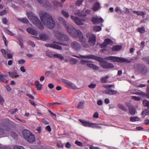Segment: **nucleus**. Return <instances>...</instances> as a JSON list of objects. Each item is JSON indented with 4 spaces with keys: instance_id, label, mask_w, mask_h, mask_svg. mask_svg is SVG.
Wrapping results in <instances>:
<instances>
[{
    "instance_id": "nucleus-1",
    "label": "nucleus",
    "mask_w": 149,
    "mask_h": 149,
    "mask_svg": "<svg viewBox=\"0 0 149 149\" xmlns=\"http://www.w3.org/2000/svg\"><path fill=\"white\" fill-rule=\"evenodd\" d=\"M40 18L45 27L50 29H53L55 24L52 17L49 13L42 11L40 13Z\"/></svg>"
},
{
    "instance_id": "nucleus-2",
    "label": "nucleus",
    "mask_w": 149,
    "mask_h": 149,
    "mask_svg": "<svg viewBox=\"0 0 149 149\" xmlns=\"http://www.w3.org/2000/svg\"><path fill=\"white\" fill-rule=\"evenodd\" d=\"M27 14L28 17L31 22L35 25L40 29L42 30L44 29V26L41 23L38 17L34 16L31 13H27Z\"/></svg>"
},
{
    "instance_id": "nucleus-3",
    "label": "nucleus",
    "mask_w": 149,
    "mask_h": 149,
    "mask_svg": "<svg viewBox=\"0 0 149 149\" xmlns=\"http://www.w3.org/2000/svg\"><path fill=\"white\" fill-rule=\"evenodd\" d=\"M72 34L76 36H71L72 37L77 38L78 36L79 37V41L81 43L82 45L85 48H88L89 47V45L86 42V39L84 38V36L82 33L79 30L76 29L75 31H74Z\"/></svg>"
},
{
    "instance_id": "nucleus-4",
    "label": "nucleus",
    "mask_w": 149,
    "mask_h": 149,
    "mask_svg": "<svg viewBox=\"0 0 149 149\" xmlns=\"http://www.w3.org/2000/svg\"><path fill=\"white\" fill-rule=\"evenodd\" d=\"M58 20L60 22L63 24L65 25L66 30L71 36H76L74 35L73 34H72V33L75 31L76 30L75 28L72 25H70L68 23H67L65 20L62 17H59L58 18Z\"/></svg>"
},
{
    "instance_id": "nucleus-5",
    "label": "nucleus",
    "mask_w": 149,
    "mask_h": 149,
    "mask_svg": "<svg viewBox=\"0 0 149 149\" xmlns=\"http://www.w3.org/2000/svg\"><path fill=\"white\" fill-rule=\"evenodd\" d=\"M22 135L25 140L30 143L33 142L35 139L34 135L30 131L24 130L22 131Z\"/></svg>"
},
{
    "instance_id": "nucleus-6",
    "label": "nucleus",
    "mask_w": 149,
    "mask_h": 149,
    "mask_svg": "<svg viewBox=\"0 0 149 149\" xmlns=\"http://www.w3.org/2000/svg\"><path fill=\"white\" fill-rule=\"evenodd\" d=\"M105 59L110 60L112 62H118L121 63H130L131 61L129 60L128 59L121 58L118 57L114 56H110L109 57H106Z\"/></svg>"
},
{
    "instance_id": "nucleus-7",
    "label": "nucleus",
    "mask_w": 149,
    "mask_h": 149,
    "mask_svg": "<svg viewBox=\"0 0 149 149\" xmlns=\"http://www.w3.org/2000/svg\"><path fill=\"white\" fill-rule=\"evenodd\" d=\"M56 43L61 45H66V43H62L61 42H56L55 41H54L52 43L46 44H45V46L47 47H50L58 50H61L62 49V47L58 45H56Z\"/></svg>"
},
{
    "instance_id": "nucleus-8",
    "label": "nucleus",
    "mask_w": 149,
    "mask_h": 149,
    "mask_svg": "<svg viewBox=\"0 0 149 149\" xmlns=\"http://www.w3.org/2000/svg\"><path fill=\"white\" fill-rule=\"evenodd\" d=\"M73 56L75 57L79 58H83L88 59H93L99 61H102V59L101 58L93 55H89L85 56L80 55L79 56L74 55Z\"/></svg>"
},
{
    "instance_id": "nucleus-9",
    "label": "nucleus",
    "mask_w": 149,
    "mask_h": 149,
    "mask_svg": "<svg viewBox=\"0 0 149 149\" xmlns=\"http://www.w3.org/2000/svg\"><path fill=\"white\" fill-rule=\"evenodd\" d=\"M87 37L89 39L88 41L91 46H93L95 43L96 38L95 36L90 33L88 32L86 34Z\"/></svg>"
},
{
    "instance_id": "nucleus-10",
    "label": "nucleus",
    "mask_w": 149,
    "mask_h": 149,
    "mask_svg": "<svg viewBox=\"0 0 149 149\" xmlns=\"http://www.w3.org/2000/svg\"><path fill=\"white\" fill-rule=\"evenodd\" d=\"M10 130V128L3 124H0V136L4 134Z\"/></svg>"
},
{
    "instance_id": "nucleus-11",
    "label": "nucleus",
    "mask_w": 149,
    "mask_h": 149,
    "mask_svg": "<svg viewBox=\"0 0 149 149\" xmlns=\"http://www.w3.org/2000/svg\"><path fill=\"white\" fill-rule=\"evenodd\" d=\"M71 18L74 21L75 23L77 25H83V22H84V19H81L79 18L75 17L74 16H71Z\"/></svg>"
},
{
    "instance_id": "nucleus-12",
    "label": "nucleus",
    "mask_w": 149,
    "mask_h": 149,
    "mask_svg": "<svg viewBox=\"0 0 149 149\" xmlns=\"http://www.w3.org/2000/svg\"><path fill=\"white\" fill-rule=\"evenodd\" d=\"M71 47L72 49L76 51L79 50L81 48V45L78 42L76 41L72 42Z\"/></svg>"
},
{
    "instance_id": "nucleus-13",
    "label": "nucleus",
    "mask_w": 149,
    "mask_h": 149,
    "mask_svg": "<svg viewBox=\"0 0 149 149\" xmlns=\"http://www.w3.org/2000/svg\"><path fill=\"white\" fill-rule=\"evenodd\" d=\"M101 66L103 68L106 69H111L113 68L114 65L112 63L107 62H102L100 63Z\"/></svg>"
},
{
    "instance_id": "nucleus-14",
    "label": "nucleus",
    "mask_w": 149,
    "mask_h": 149,
    "mask_svg": "<svg viewBox=\"0 0 149 149\" xmlns=\"http://www.w3.org/2000/svg\"><path fill=\"white\" fill-rule=\"evenodd\" d=\"M137 70L143 74H146L147 71V68L143 65H138Z\"/></svg>"
},
{
    "instance_id": "nucleus-15",
    "label": "nucleus",
    "mask_w": 149,
    "mask_h": 149,
    "mask_svg": "<svg viewBox=\"0 0 149 149\" xmlns=\"http://www.w3.org/2000/svg\"><path fill=\"white\" fill-rule=\"evenodd\" d=\"M92 21L95 24H97L100 22H103V20L102 18H98L96 16L92 17Z\"/></svg>"
},
{
    "instance_id": "nucleus-16",
    "label": "nucleus",
    "mask_w": 149,
    "mask_h": 149,
    "mask_svg": "<svg viewBox=\"0 0 149 149\" xmlns=\"http://www.w3.org/2000/svg\"><path fill=\"white\" fill-rule=\"evenodd\" d=\"M103 93L106 94H109L110 95H114L116 94L117 91L114 90H110V89H107L103 91Z\"/></svg>"
},
{
    "instance_id": "nucleus-17",
    "label": "nucleus",
    "mask_w": 149,
    "mask_h": 149,
    "mask_svg": "<svg viewBox=\"0 0 149 149\" xmlns=\"http://www.w3.org/2000/svg\"><path fill=\"white\" fill-rule=\"evenodd\" d=\"M40 40L42 41H46L48 40L49 37L48 35L45 33H42L39 35Z\"/></svg>"
},
{
    "instance_id": "nucleus-18",
    "label": "nucleus",
    "mask_w": 149,
    "mask_h": 149,
    "mask_svg": "<svg viewBox=\"0 0 149 149\" xmlns=\"http://www.w3.org/2000/svg\"><path fill=\"white\" fill-rule=\"evenodd\" d=\"M27 31L30 34L33 35H36L37 34V32L34 29L31 28H29L26 29Z\"/></svg>"
},
{
    "instance_id": "nucleus-19",
    "label": "nucleus",
    "mask_w": 149,
    "mask_h": 149,
    "mask_svg": "<svg viewBox=\"0 0 149 149\" xmlns=\"http://www.w3.org/2000/svg\"><path fill=\"white\" fill-rule=\"evenodd\" d=\"M8 74L12 78H17L19 77L17 72L15 71L13 72H9Z\"/></svg>"
},
{
    "instance_id": "nucleus-20",
    "label": "nucleus",
    "mask_w": 149,
    "mask_h": 149,
    "mask_svg": "<svg viewBox=\"0 0 149 149\" xmlns=\"http://www.w3.org/2000/svg\"><path fill=\"white\" fill-rule=\"evenodd\" d=\"M63 34L62 33L58 31H56L55 33V36L59 40H63V37H62Z\"/></svg>"
},
{
    "instance_id": "nucleus-21",
    "label": "nucleus",
    "mask_w": 149,
    "mask_h": 149,
    "mask_svg": "<svg viewBox=\"0 0 149 149\" xmlns=\"http://www.w3.org/2000/svg\"><path fill=\"white\" fill-rule=\"evenodd\" d=\"M6 75H3L0 73V80L1 81L5 83H7L8 82V80L6 79Z\"/></svg>"
},
{
    "instance_id": "nucleus-22",
    "label": "nucleus",
    "mask_w": 149,
    "mask_h": 149,
    "mask_svg": "<svg viewBox=\"0 0 149 149\" xmlns=\"http://www.w3.org/2000/svg\"><path fill=\"white\" fill-rule=\"evenodd\" d=\"M79 121L81 123H82L84 126L86 127H90V123L85 121L84 120L80 119L79 120Z\"/></svg>"
},
{
    "instance_id": "nucleus-23",
    "label": "nucleus",
    "mask_w": 149,
    "mask_h": 149,
    "mask_svg": "<svg viewBox=\"0 0 149 149\" xmlns=\"http://www.w3.org/2000/svg\"><path fill=\"white\" fill-rule=\"evenodd\" d=\"M141 115L143 118H144L146 115H149V108H147L144 110L141 113Z\"/></svg>"
},
{
    "instance_id": "nucleus-24",
    "label": "nucleus",
    "mask_w": 149,
    "mask_h": 149,
    "mask_svg": "<svg viewBox=\"0 0 149 149\" xmlns=\"http://www.w3.org/2000/svg\"><path fill=\"white\" fill-rule=\"evenodd\" d=\"M86 65L87 67H89L94 70H97L99 69V68L97 66L93 64L87 63Z\"/></svg>"
},
{
    "instance_id": "nucleus-25",
    "label": "nucleus",
    "mask_w": 149,
    "mask_h": 149,
    "mask_svg": "<svg viewBox=\"0 0 149 149\" xmlns=\"http://www.w3.org/2000/svg\"><path fill=\"white\" fill-rule=\"evenodd\" d=\"M35 85L38 90H40L42 89V85L40 84L38 81H36L35 82Z\"/></svg>"
},
{
    "instance_id": "nucleus-26",
    "label": "nucleus",
    "mask_w": 149,
    "mask_h": 149,
    "mask_svg": "<svg viewBox=\"0 0 149 149\" xmlns=\"http://www.w3.org/2000/svg\"><path fill=\"white\" fill-rule=\"evenodd\" d=\"M83 12L85 11L86 13L85 14H83L82 13H79L78 14L76 13H75V14H76V15H77L79 16H86V14H89L90 13V10H83Z\"/></svg>"
},
{
    "instance_id": "nucleus-27",
    "label": "nucleus",
    "mask_w": 149,
    "mask_h": 149,
    "mask_svg": "<svg viewBox=\"0 0 149 149\" xmlns=\"http://www.w3.org/2000/svg\"><path fill=\"white\" fill-rule=\"evenodd\" d=\"M122 47L120 45H115L111 48L112 50L113 51H118L121 49Z\"/></svg>"
},
{
    "instance_id": "nucleus-28",
    "label": "nucleus",
    "mask_w": 149,
    "mask_h": 149,
    "mask_svg": "<svg viewBox=\"0 0 149 149\" xmlns=\"http://www.w3.org/2000/svg\"><path fill=\"white\" fill-rule=\"evenodd\" d=\"M133 12L134 13H136L138 15H143V17H144L143 15L146 14V13L143 11H133Z\"/></svg>"
},
{
    "instance_id": "nucleus-29",
    "label": "nucleus",
    "mask_w": 149,
    "mask_h": 149,
    "mask_svg": "<svg viewBox=\"0 0 149 149\" xmlns=\"http://www.w3.org/2000/svg\"><path fill=\"white\" fill-rule=\"evenodd\" d=\"M100 7V3L97 2L92 7V9L94 11L97 10Z\"/></svg>"
},
{
    "instance_id": "nucleus-30",
    "label": "nucleus",
    "mask_w": 149,
    "mask_h": 149,
    "mask_svg": "<svg viewBox=\"0 0 149 149\" xmlns=\"http://www.w3.org/2000/svg\"><path fill=\"white\" fill-rule=\"evenodd\" d=\"M18 19L21 22L25 24L29 22V21L26 17L23 18H18Z\"/></svg>"
},
{
    "instance_id": "nucleus-31",
    "label": "nucleus",
    "mask_w": 149,
    "mask_h": 149,
    "mask_svg": "<svg viewBox=\"0 0 149 149\" xmlns=\"http://www.w3.org/2000/svg\"><path fill=\"white\" fill-rule=\"evenodd\" d=\"M129 111L130 114L132 115H134L135 114V110L132 106L129 107Z\"/></svg>"
},
{
    "instance_id": "nucleus-32",
    "label": "nucleus",
    "mask_w": 149,
    "mask_h": 149,
    "mask_svg": "<svg viewBox=\"0 0 149 149\" xmlns=\"http://www.w3.org/2000/svg\"><path fill=\"white\" fill-rule=\"evenodd\" d=\"M53 57L55 58H57L61 60L64 59V58L61 54H53Z\"/></svg>"
},
{
    "instance_id": "nucleus-33",
    "label": "nucleus",
    "mask_w": 149,
    "mask_h": 149,
    "mask_svg": "<svg viewBox=\"0 0 149 149\" xmlns=\"http://www.w3.org/2000/svg\"><path fill=\"white\" fill-rule=\"evenodd\" d=\"M118 107L119 109L123 110L125 111H127V109L123 105L121 104H118Z\"/></svg>"
},
{
    "instance_id": "nucleus-34",
    "label": "nucleus",
    "mask_w": 149,
    "mask_h": 149,
    "mask_svg": "<svg viewBox=\"0 0 149 149\" xmlns=\"http://www.w3.org/2000/svg\"><path fill=\"white\" fill-rule=\"evenodd\" d=\"M68 86L69 88L73 89H75L77 88V87L75 84L70 82Z\"/></svg>"
},
{
    "instance_id": "nucleus-35",
    "label": "nucleus",
    "mask_w": 149,
    "mask_h": 149,
    "mask_svg": "<svg viewBox=\"0 0 149 149\" xmlns=\"http://www.w3.org/2000/svg\"><path fill=\"white\" fill-rule=\"evenodd\" d=\"M104 43L106 44L107 45L112 44L113 42L109 39H106L104 40Z\"/></svg>"
},
{
    "instance_id": "nucleus-36",
    "label": "nucleus",
    "mask_w": 149,
    "mask_h": 149,
    "mask_svg": "<svg viewBox=\"0 0 149 149\" xmlns=\"http://www.w3.org/2000/svg\"><path fill=\"white\" fill-rule=\"evenodd\" d=\"M143 104L144 107H149V101L146 99L143 100Z\"/></svg>"
},
{
    "instance_id": "nucleus-37",
    "label": "nucleus",
    "mask_w": 149,
    "mask_h": 149,
    "mask_svg": "<svg viewBox=\"0 0 149 149\" xmlns=\"http://www.w3.org/2000/svg\"><path fill=\"white\" fill-rule=\"evenodd\" d=\"M133 94L140 95H142L143 96H146V94L145 93L140 90L136 92L135 93H133Z\"/></svg>"
},
{
    "instance_id": "nucleus-38",
    "label": "nucleus",
    "mask_w": 149,
    "mask_h": 149,
    "mask_svg": "<svg viewBox=\"0 0 149 149\" xmlns=\"http://www.w3.org/2000/svg\"><path fill=\"white\" fill-rule=\"evenodd\" d=\"M84 102H80L78 104L77 107L79 109H83L84 107Z\"/></svg>"
},
{
    "instance_id": "nucleus-39",
    "label": "nucleus",
    "mask_w": 149,
    "mask_h": 149,
    "mask_svg": "<svg viewBox=\"0 0 149 149\" xmlns=\"http://www.w3.org/2000/svg\"><path fill=\"white\" fill-rule=\"evenodd\" d=\"M130 120L132 122H135L139 121L140 120L139 118L137 117H131L130 118Z\"/></svg>"
},
{
    "instance_id": "nucleus-40",
    "label": "nucleus",
    "mask_w": 149,
    "mask_h": 149,
    "mask_svg": "<svg viewBox=\"0 0 149 149\" xmlns=\"http://www.w3.org/2000/svg\"><path fill=\"white\" fill-rule=\"evenodd\" d=\"M53 3L55 6H59L61 7H63L62 5L59 2H58L56 1H53Z\"/></svg>"
},
{
    "instance_id": "nucleus-41",
    "label": "nucleus",
    "mask_w": 149,
    "mask_h": 149,
    "mask_svg": "<svg viewBox=\"0 0 149 149\" xmlns=\"http://www.w3.org/2000/svg\"><path fill=\"white\" fill-rule=\"evenodd\" d=\"M93 30L96 31H98L101 30V27L100 26H94L93 27Z\"/></svg>"
},
{
    "instance_id": "nucleus-42",
    "label": "nucleus",
    "mask_w": 149,
    "mask_h": 149,
    "mask_svg": "<svg viewBox=\"0 0 149 149\" xmlns=\"http://www.w3.org/2000/svg\"><path fill=\"white\" fill-rule=\"evenodd\" d=\"M62 37H63V40H64L66 41L68 40L69 39L68 36L65 34H63Z\"/></svg>"
},
{
    "instance_id": "nucleus-43",
    "label": "nucleus",
    "mask_w": 149,
    "mask_h": 149,
    "mask_svg": "<svg viewBox=\"0 0 149 149\" xmlns=\"http://www.w3.org/2000/svg\"><path fill=\"white\" fill-rule=\"evenodd\" d=\"M89 62H90V61L88 60L84 59H82L80 61L81 63L83 65H87V64Z\"/></svg>"
},
{
    "instance_id": "nucleus-44",
    "label": "nucleus",
    "mask_w": 149,
    "mask_h": 149,
    "mask_svg": "<svg viewBox=\"0 0 149 149\" xmlns=\"http://www.w3.org/2000/svg\"><path fill=\"white\" fill-rule=\"evenodd\" d=\"M41 4L47 7H49L50 5L49 2L47 0H44V3Z\"/></svg>"
},
{
    "instance_id": "nucleus-45",
    "label": "nucleus",
    "mask_w": 149,
    "mask_h": 149,
    "mask_svg": "<svg viewBox=\"0 0 149 149\" xmlns=\"http://www.w3.org/2000/svg\"><path fill=\"white\" fill-rule=\"evenodd\" d=\"M70 60L72 64H76L77 62V59L74 58H70Z\"/></svg>"
},
{
    "instance_id": "nucleus-46",
    "label": "nucleus",
    "mask_w": 149,
    "mask_h": 149,
    "mask_svg": "<svg viewBox=\"0 0 149 149\" xmlns=\"http://www.w3.org/2000/svg\"><path fill=\"white\" fill-rule=\"evenodd\" d=\"M109 77L106 76L105 77L102 78L101 79L103 83H105L107 82V80L108 79Z\"/></svg>"
},
{
    "instance_id": "nucleus-47",
    "label": "nucleus",
    "mask_w": 149,
    "mask_h": 149,
    "mask_svg": "<svg viewBox=\"0 0 149 149\" xmlns=\"http://www.w3.org/2000/svg\"><path fill=\"white\" fill-rule=\"evenodd\" d=\"M138 30L140 33H143L145 31V28L144 27H143L138 28Z\"/></svg>"
},
{
    "instance_id": "nucleus-48",
    "label": "nucleus",
    "mask_w": 149,
    "mask_h": 149,
    "mask_svg": "<svg viewBox=\"0 0 149 149\" xmlns=\"http://www.w3.org/2000/svg\"><path fill=\"white\" fill-rule=\"evenodd\" d=\"M61 13L66 18L69 17V15L67 12L64 10H62Z\"/></svg>"
},
{
    "instance_id": "nucleus-49",
    "label": "nucleus",
    "mask_w": 149,
    "mask_h": 149,
    "mask_svg": "<svg viewBox=\"0 0 149 149\" xmlns=\"http://www.w3.org/2000/svg\"><path fill=\"white\" fill-rule=\"evenodd\" d=\"M132 99L136 101H140L141 100V97H137L135 96H132Z\"/></svg>"
},
{
    "instance_id": "nucleus-50",
    "label": "nucleus",
    "mask_w": 149,
    "mask_h": 149,
    "mask_svg": "<svg viewBox=\"0 0 149 149\" xmlns=\"http://www.w3.org/2000/svg\"><path fill=\"white\" fill-rule=\"evenodd\" d=\"M14 149H25L24 147L21 146L17 145L13 147Z\"/></svg>"
},
{
    "instance_id": "nucleus-51",
    "label": "nucleus",
    "mask_w": 149,
    "mask_h": 149,
    "mask_svg": "<svg viewBox=\"0 0 149 149\" xmlns=\"http://www.w3.org/2000/svg\"><path fill=\"white\" fill-rule=\"evenodd\" d=\"M10 136L14 138H15L17 136V135L14 132H11L10 134Z\"/></svg>"
},
{
    "instance_id": "nucleus-52",
    "label": "nucleus",
    "mask_w": 149,
    "mask_h": 149,
    "mask_svg": "<svg viewBox=\"0 0 149 149\" xmlns=\"http://www.w3.org/2000/svg\"><path fill=\"white\" fill-rule=\"evenodd\" d=\"M46 54L48 56H49L52 57L53 56V54L51 52L49 51H48L46 52Z\"/></svg>"
},
{
    "instance_id": "nucleus-53",
    "label": "nucleus",
    "mask_w": 149,
    "mask_h": 149,
    "mask_svg": "<svg viewBox=\"0 0 149 149\" xmlns=\"http://www.w3.org/2000/svg\"><path fill=\"white\" fill-rule=\"evenodd\" d=\"M1 51L2 53L4 56L5 57H6L7 56V52L4 49H2L1 50Z\"/></svg>"
},
{
    "instance_id": "nucleus-54",
    "label": "nucleus",
    "mask_w": 149,
    "mask_h": 149,
    "mask_svg": "<svg viewBox=\"0 0 149 149\" xmlns=\"http://www.w3.org/2000/svg\"><path fill=\"white\" fill-rule=\"evenodd\" d=\"M84 0H78L76 3V4L78 6H80Z\"/></svg>"
},
{
    "instance_id": "nucleus-55",
    "label": "nucleus",
    "mask_w": 149,
    "mask_h": 149,
    "mask_svg": "<svg viewBox=\"0 0 149 149\" xmlns=\"http://www.w3.org/2000/svg\"><path fill=\"white\" fill-rule=\"evenodd\" d=\"M5 32L6 33L11 36H13L14 34L10 31L8 30H6L5 31Z\"/></svg>"
},
{
    "instance_id": "nucleus-56",
    "label": "nucleus",
    "mask_w": 149,
    "mask_h": 149,
    "mask_svg": "<svg viewBox=\"0 0 149 149\" xmlns=\"http://www.w3.org/2000/svg\"><path fill=\"white\" fill-rule=\"evenodd\" d=\"M96 86V84H95L91 83L88 85L89 88H94Z\"/></svg>"
},
{
    "instance_id": "nucleus-57",
    "label": "nucleus",
    "mask_w": 149,
    "mask_h": 149,
    "mask_svg": "<svg viewBox=\"0 0 149 149\" xmlns=\"http://www.w3.org/2000/svg\"><path fill=\"white\" fill-rule=\"evenodd\" d=\"M97 124L95 123H90V127L93 128H96Z\"/></svg>"
},
{
    "instance_id": "nucleus-58",
    "label": "nucleus",
    "mask_w": 149,
    "mask_h": 149,
    "mask_svg": "<svg viewBox=\"0 0 149 149\" xmlns=\"http://www.w3.org/2000/svg\"><path fill=\"white\" fill-rule=\"evenodd\" d=\"M4 102V100L2 97L0 95V103L1 105H3Z\"/></svg>"
},
{
    "instance_id": "nucleus-59",
    "label": "nucleus",
    "mask_w": 149,
    "mask_h": 149,
    "mask_svg": "<svg viewBox=\"0 0 149 149\" xmlns=\"http://www.w3.org/2000/svg\"><path fill=\"white\" fill-rule=\"evenodd\" d=\"M25 62V61L24 59H21L19 60L18 61V63L19 64H24Z\"/></svg>"
},
{
    "instance_id": "nucleus-60",
    "label": "nucleus",
    "mask_w": 149,
    "mask_h": 149,
    "mask_svg": "<svg viewBox=\"0 0 149 149\" xmlns=\"http://www.w3.org/2000/svg\"><path fill=\"white\" fill-rule=\"evenodd\" d=\"M7 13V11L6 10L0 12V16H2L6 14Z\"/></svg>"
},
{
    "instance_id": "nucleus-61",
    "label": "nucleus",
    "mask_w": 149,
    "mask_h": 149,
    "mask_svg": "<svg viewBox=\"0 0 149 149\" xmlns=\"http://www.w3.org/2000/svg\"><path fill=\"white\" fill-rule=\"evenodd\" d=\"M29 45L32 46L33 47H34L35 46V45L34 43L31 41H29L28 42Z\"/></svg>"
},
{
    "instance_id": "nucleus-62",
    "label": "nucleus",
    "mask_w": 149,
    "mask_h": 149,
    "mask_svg": "<svg viewBox=\"0 0 149 149\" xmlns=\"http://www.w3.org/2000/svg\"><path fill=\"white\" fill-rule=\"evenodd\" d=\"M115 11L116 12H118L120 14L122 13V11L120 10L119 8L118 7H117L116 8Z\"/></svg>"
},
{
    "instance_id": "nucleus-63",
    "label": "nucleus",
    "mask_w": 149,
    "mask_h": 149,
    "mask_svg": "<svg viewBox=\"0 0 149 149\" xmlns=\"http://www.w3.org/2000/svg\"><path fill=\"white\" fill-rule=\"evenodd\" d=\"M2 21L3 23L5 24H7L8 22L7 19L5 17L3 18L2 19Z\"/></svg>"
},
{
    "instance_id": "nucleus-64",
    "label": "nucleus",
    "mask_w": 149,
    "mask_h": 149,
    "mask_svg": "<svg viewBox=\"0 0 149 149\" xmlns=\"http://www.w3.org/2000/svg\"><path fill=\"white\" fill-rule=\"evenodd\" d=\"M17 111V108H16L13 110H11L10 111V113L11 114H13L15 113H16Z\"/></svg>"
}]
</instances>
